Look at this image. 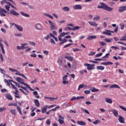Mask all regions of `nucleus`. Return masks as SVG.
<instances>
[{
  "label": "nucleus",
  "mask_w": 126,
  "mask_h": 126,
  "mask_svg": "<svg viewBox=\"0 0 126 126\" xmlns=\"http://www.w3.org/2000/svg\"><path fill=\"white\" fill-rule=\"evenodd\" d=\"M44 39L45 40H49L50 39V34H48L46 36H45Z\"/></svg>",
  "instance_id": "e2e57ef3"
},
{
  "label": "nucleus",
  "mask_w": 126,
  "mask_h": 126,
  "mask_svg": "<svg viewBox=\"0 0 126 126\" xmlns=\"http://www.w3.org/2000/svg\"><path fill=\"white\" fill-rule=\"evenodd\" d=\"M47 112V108H42L41 109V113L42 114H45Z\"/></svg>",
  "instance_id": "e433bc0d"
},
{
  "label": "nucleus",
  "mask_w": 126,
  "mask_h": 126,
  "mask_svg": "<svg viewBox=\"0 0 126 126\" xmlns=\"http://www.w3.org/2000/svg\"><path fill=\"white\" fill-rule=\"evenodd\" d=\"M91 91H92V92H98L99 89H96L95 88H93L91 89Z\"/></svg>",
  "instance_id": "f704fd0d"
},
{
  "label": "nucleus",
  "mask_w": 126,
  "mask_h": 126,
  "mask_svg": "<svg viewBox=\"0 0 126 126\" xmlns=\"http://www.w3.org/2000/svg\"><path fill=\"white\" fill-rule=\"evenodd\" d=\"M10 14L14 15V16H19V13L16 12L14 10H12L10 11Z\"/></svg>",
  "instance_id": "ddd939ff"
},
{
  "label": "nucleus",
  "mask_w": 126,
  "mask_h": 126,
  "mask_svg": "<svg viewBox=\"0 0 126 126\" xmlns=\"http://www.w3.org/2000/svg\"><path fill=\"white\" fill-rule=\"evenodd\" d=\"M33 94L35 95V98H37V99L40 98V95L38 94V92L37 91L33 92Z\"/></svg>",
  "instance_id": "bb28decb"
},
{
  "label": "nucleus",
  "mask_w": 126,
  "mask_h": 126,
  "mask_svg": "<svg viewBox=\"0 0 126 126\" xmlns=\"http://www.w3.org/2000/svg\"><path fill=\"white\" fill-rule=\"evenodd\" d=\"M85 97L84 96H78L77 97V100H79V99H84Z\"/></svg>",
  "instance_id": "13d9d810"
},
{
  "label": "nucleus",
  "mask_w": 126,
  "mask_h": 126,
  "mask_svg": "<svg viewBox=\"0 0 126 126\" xmlns=\"http://www.w3.org/2000/svg\"><path fill=\"white\" fill-rule=\"evenodd\" d=\"M118 44H121V45H124V46H126V43H124L122 41H118Z\"/></svg>",
  "instance_id": "69168bd1"
},
{
  "label": "nucleus",
  "mask_w": 126,
  "mask_h": 126,
  "mask_svg": "<svg viewBox=\"0 0 126 126\" xmlns=\"http://www.w3.org/2000/svg\"><path fill=\"white\" fill-rule=\"evenodd\" d=\"M28 45V43H24L21 44V46H17V50H25V49H27L29 48V46L25 47V46H27Z\"/></svg>",
  "instance_id": "7ed1b4c3"
},
{
  "label": "nucleus",
  "mask_w": 126,
  "mask_h": 126,
  "mask_svg": "<svg viewBox=\"0 0 126 126\" xmlns=\"http://www.w3.org/2000/svg\"><path fill=\"white\" fill-rule=\"evenodd\" d=\"M9 70L12 72H15V71H17V69H13L12 68H9Z\"/></svg>",
  "instance_id": "c03bdc74"
},
{
  "label": "nucleus",
  "mask_w": 126,
  "mask_h": 126,
  "mask_svg": "<svg viewBox=\"0 0 126 126\" xmlns=\"http://www.w3.org/2000/svg\"><path fill=\"white\" fill-rule=\"evenodd\" d=\"M17 109L18 110V112H19V114L20 115H22V111L21 110V108L19 106H17Z\"/></svg>",
  "instance_id": "c756f323"
},
{
  "label": "nucleus",
  "mask_w": 126,
  "mask_h": 126,
  "mask_svg": "<svg viewBox=\"0 0 126 126\" xmlns=\"http://www.w3.org/2000/svg\"><path fill=\"white\" fill-rule=\"evenodd\" d=\"M15 26L16 29H17L18 31H20V32H22V31H23V28L22 27H20L17 24H15Z\"/></svg>",
  "instance_id": "f3484780"
},
{
  "label": "nucleus",
  "mask_w": 126,
  "mask_h": 126,
  "mask_svg": "<svg viewBox=\"0 0 126 126\" xmlns=\"http://www.w3.org/2000/svg\"><path fill=\"white\" fill-rule=\"evenodd\" d=\"M48 23H49L50 25V29L51 30H57L58 29V28L57 26H56V25L55 24V23L53 22L52 21H48Z\"/></svg>",
  "instance_id": "20e7f679"
},
{
  "label": "nucleus",
  "mask_w": 126,
  "mask_h": 126,
  "mask_svg": "<svg viewBox=\"0 0 126 126\" xmlns=\"http://www.w3.org/2000/svg\"><path fill=\"white\" fill-rule=\"evenodd\" d=\"M110 88L112 89V88H118L119 89H120V88H121V87H120L119 86V85H118L117 84H113L111 86H110Z\"/></svg>",
  "instance_id": "b1692460"
},
{
  "label": "nucleus",
  "mask_w": 126,
  "mask_h": 126,
  "mask_svg": "<svg viewBox=\"0 0 126 126\" xmlns=\"http://www.w3.org/2000/svg\"><path fill=\"white\" fill-rule=\"evenodd\" d=\"M103 55V53H100L99 54H97L95 55V58H99V57H101Z\"/></svg>",
  "instance_id": "603ef678"
},
{
  "label": "nucleus",
  "mask_w": 126,
  "mask_h": 126,
  "mask_svg": "<svg viewBox=\"0 0 126 126\" xmlns=\"http://www.w3.org/2000/svg\"><path fill=\"white\" fill-rule=\"evenodd\" d=\"M77 124H78V125H79L80 126H86V123H85V122H84L83 121H77Z\"/></svg>",
  "instance_id": "393cba45"
},
{
  "label": "nucleus",
  "mask_w": 126,
  "mask_h": 126,
  "mask_svg": "<svg viewBox=\"0 0 126 126\" xmlns=\"http://www.w3.org/2000/svg\"><path fill=\"white\" fill-rule=\"evenodd\" d=\"M106 32H102V34H106V35H108V36H111L112 33H114V31H109L108 30H106L105 31Z\"/></svg>",
  "instance_id": "9d476101"
},
{
  "label": "nucleus",
  "mask_w": 126,
  "mask_h": 126,
  "mask_svg": "<svg viewBox=\"0 0 126 126\" xmlns=\"http://www.w3.org/2000/svg\"><path fill=\"white\" fill-rule=\"evenodd\" d=\"M6 97L7 99H8V100H12V96H11V95L10 94H7L6 95Z\"/></svg>",
  "instance_id": "72a5a7b5"
},
{
  "label": "nucleus",
  "mask_w": 126,
  "mask_h": 126,
  "mask_svg": "<svg viewBox=\"0 0 126 126\" xmlns=\"http://www.w3.org/2000/svg\"><path fill=\"white\" fill-rule=\"evenodd\" d=\"M95 54H96V53L91 51L90 52L89 56H94V55H95Z\"/></svg>",
  "instance_id": "052dcab7"
},
{
  "label": "nucleus",
  "mask_w": 126,
  "mask_h": 126,
  "mask_svg": "<svg viewBox=\"0 0 126 126\" xmlns=\"http://www.w3.org/2000/svg\"><path fill=\"white\" fill-rule=\"evenodd\" d=\"M14 94H16L15 95L16 98H17V99H19L20 98V96H19V94H17V93H15V92H14Z\"/></svg>",
  "instance_id": "a18cd8bd"
},
{
  "label": "nucleus",
  "mask_w": 126,
  "mask_h": 126,
  "mask_svg": "<svg viewBox=\"0 0 126 126\" xmlns=\"http://www.w3.org/2000/svg\"><path fill=\"white\" fill-rule=\"evenodd\" d=\"M10 112L14 116H16V110L15 109H11Z\"/></svg>",
  "instance_id": "7c9ffc66"
},
{
  "label": "nucleus",
  "mask_w": 126,
  "mask_h": 126,
  "mask_svg": "<svg viewBox=\"0 0 126 126\" xmlns=\"http://www.w3.org/2000/svg\"><path fill=\"white\" fill-rule=\"evenodd\" d=\"M126 5L124 6H120L119 8L118 11L119 12H124V11H126Z\"/></svg>",
  "instance_id": "4468645a"
},
{
  "label": "nucleus",
  "mask_w": 126,
  "mask_h": 126,
  "mask_svg": "<svg viewBox=\"0 0 126 126\" xmlns=\"http://www.w3.org/2000/svg\"><path fill=\"white\" fill-rule=\"evenodd\" d=\"M0 47L1 48L2 54L4 55L5 54V51H4V48H3V45L1 42L0 43Z\"/></svg>",
  "instance_id": "a878e982"
},
{
  "label": "nucleus",
  "mask_w": 126,
  "mask_h": 126,
  "mask_svg": "<svg viewBox=\"0 0 126 126\" xmlns=\"http://www.w3.org/2000/svg\"><path fill=\"white\" fill-rule=\"evenodd\" d=\"M63 11H66L67 12H68V11H69V7L67 6H65L63 8Z\"/></svg>",
  "instance_id": "c85d7f7f"
},
{
  "label": "nucleus",
  "mask_w": 126,
  "mask_h": 126,
  "mask_svg": "<svg viewBox=\"0 0 126 126\" xmlns=\"http://www.w3.org/2000/svg\"><path fill=\"white\" fill-rule=\"evenodd\" d=\"M83 87H84V84H82L80 85L78 88V91H79V90H80V89H81V88H83Z\"/></svg>",
  "instance_id": "79ce46f5"
},
{
  "label": "nucleus",
  "mask_w": 126,
  "mask_h": 126,
  "mask_svg": "<svg viewBox=\"0 0 126 126\" xmlns=\"http://www.w3.org/2000/svg\"><path fill=\"white\" fill-rule=\"evenodd\" d=\"M5 8L7 10V11H9V9L10 8V7L6 5L5 6Z\"/></svg>",
  "instance_id": "3c124183"
},
{
  "label": "nucleus",
  "mask_w": 126,
  "mask_h": 126,
  "mask_svg": "<svg viewBox=\"0 0 126 126\" xmlns=\"http://www.w3.org/2000/svg\"><path fill=\"white\" fill-rule=\"evenodd\" d=\"M109 56H110V53H107L105 56L102 57V59H108V58H109Z\"/></svg>",
  "instance_id": "09e8293b"
},
{
  "label": "nucleus",
  "mask_w": 126,
  "mask_h": 126,
  "mask_svg": "<svg viewBox=\"0 0 126 126\" xmlns=\"http://www.w3.org/2000/svg\"><path fill=\"white\" fill-rule=\"evenodd\" d=\"M20 13L23 15V16H25V17H30V15L28 14H26L23 12H20Z\"/></svg>",
  "instance_id": "cd10ccee"
},
{
  "label": "nucleus",
  "mask_w": 126,
  "mask_h": 126,
  "mask_svg": "<svg viewBox=\"0 0 126 126\" xmlns=\"http://www.w3.org/2000/svg\"><path fill=\"white\" fill-rule=\"evenodd\" d=\"M29 43L30 45H31V46H33L34 47H35V45H36V43H35V42H34L30 41Z\"/></svg>",
  "instance_id": "5fc2aeb1"
},
{
  "label": "nucleus",
  "mask_w": 126,
  "mask_h": 126,
  "mask_svg": "<svg viewBox=\"0 0 126 126\" xmlns=\"http://www.w3.org/2000/svg\"><path fill=\"white\" fill-rule=\"evenodd\" d=\"M21 88H22V89H19L20 91H21V92H23V94H25V95H28V94H29V91L27 90V87L21 86ZM23 89L25 90V91H24Z\"/></svg>",
  "instance_id": "39448f33"
},
{
  "label": "nucleus",
  "mask_w": 126,
  "mask_h": 126,
  "mask_svg": "<svg viewBox=\"0 0 126 126\" xmlns=\"http://www.w3.org/2000/svg\"><path fill=\"white\" fill-rule=\"evenodd\" d=\"M94 61H95L96 62L98 61H105V60H104L103 58H100V59H95Z\"/></svg>",
  "instance_id": "6e6d98bb"
},
{
  "label": "nucleus",
  "mask_w": 126,
  "mask_h": 126,
  "mask_svg": "<svg viewBox=\"0 0 126 126\" xmlns=\"http://www.w3.org/2000/svg\"><path fill=\"white\" fill-rule=\"evenodd\" d=\"M59 119H58V122L59 124H60V125H63L64 124V121L63 120H64V118H63V117L61 115H59Z\"/></svg>",
  "instance_id": "1a4fd4ad"
},
{
  "label": "nucleus",
  "mask_w": 126,
  "mask_h": 126,
  "mask_svg": "<svg viewBox=\"0 0 126 126\" xmlns=\"http://www.w3.org/2000/svg\"><path fill=\"white\" fill-rule=\"evenodd\" d=\"M17 80L18 82H19V83H21V84H23L24 85H26V86H27V87H28L29 89L31 90V91H33V89H32V88H31V87L30 86H29V85H28L26 84V83H24V81H23V80L17 79Z\"/></svg>",
  "instance_id": "423d86ee"
},
{
  "label": "nucleus",
  "mask_w": 126,
  "mask_h": 126,
  "mask_svg": "<svg viewBox=\"0 0 126 126\" xmlns=\"http://www.w3.org/2000/svg\"><path fill=\"white\" fill-rule=\"evenodd\" d=\"M90 93H91V92H90V91H87V90H86V91H84V93H85V94H90Z\"/></svg>",
  "instance_id": "338daca9"
},
{
  "label": "nucleus",
  "mask_w": 126,
  "mask_h": 126,
  "mask_svg": "<svg viewBox=\"0 0 126 126\" xmlns=\"http://www.w3.org/2000/svg\"><path fill=\"white\" fill-rule=\"evenodd\" d=\"M44 98L45 99H48L49 100H50V101H55V100H58V97H51L45 96Z\"/></svg>",
  "instance_id": "6ab92c4d"
},
{
  "label": "nucleus",
  "mask_w": 126,
  "mask_h": 126,
  "mask_svg": "<svg viewBox=\"0 0 126 126\" xmlns=\"http://www.w3.org/2000/svg\"><path fill=\"white\" fill-rule=\"evenodd\" d=\"M101 5L97 6V8H102L104 10H107V11H112L114 10V8L112 7H109L108 5H106L105 3H100Z\"/></svg>",
  "instance_id": "f257e3e1"
},
{
  "label": "nucleus",
  "mask_w": 126,
  "mask_h": 126,
  "mask_svg": "<svg viewBox=\"0 0 126 126\" xmlns=\"http://www.w3.org/2000/svg\"><path fill=\"white\" fill-rule=\"evenodd\" d=\"M35 28H36L37 30H41L42 26L40 25V24H37L35 25Z\"/></svg>",
  "instance_id": "aec40b11"
},
{
  "label": "nucleus",
  "mask_w": 126,
  "mask_h": 126,
  "mask_svg": "<svg viewBox=\"0 0 126 126\" xmlns=\"http://www.w3.org/2000/svg\"><path fill=\"white\" fill-rule=\"evenodd\" d=\"M120 26L121 27V30H124V29H125V24L121 23L120 24Z\"/></svg>",
  "instance_id": "58836bf2"
},
{
  "label": "nucleus",
  "mask_w": 126,
  "mask_h": 126,
  "mask_svg": "<svg viewBox=\"0 0 126 126\" xmlns=\"http://www.w3.org/2000/svg\"><path fill=\"white\" fill-rule=\"evenodd\" d=\"M6 110V108L5 107H0V113H2V112H4V111H5Z\"/></svg>",
  "instance_id": "37998d69"
},
{
  "label": "nucleus",
  "mask_w": 126,
  "mask_h": 126,
  "mask_svg": "<svg viewBox=\"0 0 126 126\" xmlns=\"http://www.w3.org/2000/svg\"><path fill=\"white\" fill-rule=\"evenodd\" d=\"M8 1H10V2H12L13 4H15V2H14L12 0H3L1 1L0 3L1 4H2V5H3L4 3L7 4V2H8Z\"/></svg>",
  "instance_id": "9b49d317"
},
{
  "label": "nucleus",
  "mask_w": 126,
  "mask_h": 126,
  "mask_svg": "<svg viewBox=\"0 0 126 126\" xmlns=\"http://www.w3.org/2000/svg\"><path fill=\"white\" fill-rule=\"evenodd\" d=\"M100 19V16H96L94 18V21H98Z\"/></svg>",
  "instance_id": "4c0bfd02"
},
{
  "label": "nucleus",
  "mask_w": 126,
  "mask_h": 126,
  "mask_svg": "<svg viewBox=\"0 0 126 126\" xmlns=\"http://www.w3.org/2000/svg\"><path fill=\"white\" fill-rule=\"evenodd\" d=\"M120 41H126V37L123 36L120 39Z\"/></svg>",
  "instance_id": "864d4df0"
},
{
  "label": "nucleus",
  "mask_w": 126,
  "mask_h": 126,
  "mask_svg": "<svg viewBox=\"0 0 126 126\" xmlns=\"http://www.w3.org/2000/svg\"><path fill=\"white\" fill-rule=\"evenodd\" d=\"M46 124L48 126H50L51 125V121L50 120H47L46 121Z\"/></svg>",
  "instance_id": "0e129e2a"
},
{
  "label": "nucleus",
  "mask_w": 126,
  "mask_h": 126,
  "mask_svg": "<svg viewBox=\"0 0 126 126\" xmlns=\"http://www.w3.org/2000/svg\"><path fill=\"white\" fill-rule=\"evenodd\" d=\"M100 46H105L106 45V43L104 42H100Z\"/></svg>",
  "instance_id": "774afa93"
},
{
  "label": "nucleus",
  "mask_w": 126,
  "mask_h": 126,
  "mask_svg": "<svg viewBox=\"0 0 126 126\" xmlns=\"http://www.w3.org/2000/svg\"><path fill=\"white\" fill-rule=\"evenodd\" d=\"M112 39H110L109 38H106L105 41L106 42V43H112Z\"/></svg>",
  "instance_id": "de8ad7c7"
},
{
  "label": "nucleus",
  "mask_w": 126,
  "mask_h": 126,
  "mask_svg": "<svg viewBox=\"0 0 126 126\" xmlns=\"http://www.w3.org/2000/svg\"><path fill=\"white\" fill-rule=\"evenodd\" d=\"M85 66H87V69L88 70H91V69H92V68H93V67H94V66H95V64H89V63H86L84 64Z\"/></svg>",
  "instance_id": "0eeeda50"
},
{
  "label": "nucleus",
  "mask_w": 126,
  "mask_h": 126,
  "mask_svg": "<svg viewBox=\"0 0 126 126\" xmlns=\"http://www.w3.org/2000/svg\"><path fill=\"white\" fill-rule=\"evenodd\" d=\"M5 13H7V11L5 9L0 7V15L1 16H6Z\"/></svg>",
  "instance_id": "6e6552de"
},
{
  "label": "nucleus",
  "mask_w": 126,
  "mask_h": 126,
  "mask_svg": "<svg viewBox=\"0 0 126 126\" xmlns=\"http://www.w3.org/2000/svg\"><path fill=\"white\" fill-rule=\"evenodd\" d=\"M82 112H85L86 114H87L88 115H90V113H89V111L86 109H84L83 108L82 109Z\"/></svg>",
  "instance_id": "a19ab883"
},
{
  "label": "nucleus",
  "mask_w": 126,
  "mask_h": 126,
  "mask_svg": "<svg viewBox=\"0 0 126 126\" xmlns=\"http://www.w3.org/2000/svg\"><path fill=\"white\" fill-rule=\"evenodd\" d=\"M80 28H81V27L75 26L72 28V30L73 31H75V30H78V29H80Z\"/></svg>",
  "instance_id": "c9c22d12"
},
{
  "label": "nucleus",
  "mask_w": 126,
  "mask_h": 126,
  "mask_svg": "<svg viewBox=\"0 0 126 126\" xmlns=\"http://www.w3.org/2000/svg\"><path fill=\"white\" fill-rule=\"evenodd\" d=\"M8 105V106H14L15 107L17 106V104L16 103H10Z\"/></svg>",
  "instance_id": "ea45409f"
},
{
  "label": "nucleus",
  "mask_w": 126,
  "mask_h": 126,
  "mask_svg": "<svg viewBox=\"0 0 126 126\" xmlns=\"http://www.w3.org/2000/svg\"><path fill=\"white\" fill-rule=\"evenodd\" d=\"M4 81L5 83H6V84H7V85H8V86H10V83H11V87H12V89H15V90L16 89H17V88L16 87H15V85H13V84H12V83H11V82H13L12 80H6V79H5V80H4Z\"/></svg>",
  "instance_id": "f03ea898"
},
{
  "label": "nucleus",
  "mask_w": 126,
  "mask_h": 126,
  "mask_svg": "<svg viewBox=\"0 0 126 126\" xmlns=\"http://www.w3.org/2000/svg\"><path fill=\"white\" fill-rule=\"evenodd\" d=\"M65 59H66V60H68L70 62H72L73 60V58L71 57L66 56L65 57Z\"/></svg>",
  "instance_id": "473e14b6"
},
{
  "label": "nucleus",
  "mask_w": 126,
  "mask_h": 126,
  "mask_svg": "<svg viewBox=\"0 0 126 126\" xmlns=\"http://www.w3.org/2000/svg\"><path fill=\"white\" fill-rule=\"evenodd\" d=\"M101 64H103V65H111L113 64V63L111 62L101 63Z\"/></svg>",
  "instance_id": "412c9836"
},
{
  "label": "nucleus",
  "mask_w": 126,
  "mask_h": 126,
  "mask_svg": "<svg viewBox=\"0 0 126 126\" xmlns=\"http://www.w3.org/2000/svg\"><path fill=\"white\" fill-rule=\"evenodd\" d=\"M105 102L108 104H112V103H113V100L111 98H107L105 99Z\"/></svg>",
  "instance_id": "5701e85b"
},
{
  "label": "nucleus",
  "mask_w": 126,
  "mask_h": 126,
  "mask_svg": "<svg viewBox=\"0 0 126 126\" xmlns=\"http://www.w3.org/2000/svg\"><path fill=\"white\" fill-rule=\"evenodd\" d=\"M118 121L121 124H125V118L123 117L122 116H119L118 118Z\"/></svg>",
  "instance_id": "2eb2a0df"
},
{
  "label": "nucleus",
  "mask_w": 126,
  "mask_h": 126,
  "mask_svg": "<svg viewBox=\"0 0 126 126\" xmlns=\"http://www.w3.org/2000/svg\"><path fill=\"white\" fill-rule=\"evenodd\" d=\"M34 103L36 107H40V102L38 99H35L34 101Z\"/></svg>",
  "instance_id": "4be33fe9"
},
{
  "label": "nucleus",
  "mask_w": 126,
  "mask_h": 126,
  "mask_svg": "<svg viewBox=\"0 0 126 126\" xmlns=\"http://www.w3.org/2000/svg\"><path fill=\"white\" fill-rule=\"evenodd\" d=\"M100 123V121L99 120H96L95 122H93V124H94V125H97V124Z\"/></svg>",
  "instance_id": "4d7b16f0"
},
{
  "label": "nucleus",
  "mask_w": 126,
  "mask_h": 126,
  "mask_svg": "<svg viewBox=\"0 0 126 126\" xmlns=\"http://www.w3.org/2000/svg\"><path fill=\"white\" fill-rule=\"evenodd\" d=\"M74 9H82V6L80 4L75 5L73 6Z\"/></svg>",
  "instance_id": "dca6fc26"
},
{
  "label": "nucleus",
  "mask_w": 126,
  "mask_h": 126,
  "mask_svg": "<svg viewBox=\"0 0 126 126\" xmlns=\"http://www.w3.org/2000/svg\"><path fill=\"white\" fill-rule=\"evenodd\" d=\"M63 84H64V85L67 84H68V81H65V80H63Z\"/></svg>",
  "instance_id": "680f3d73"
},
{
  "label": "nucleus",
  "mask_w": 126,
  "mask_h": 126,
  "mask_svg": "<svg viewBox=\"0 0 126 126\" xmlns=\"http://www.w3.org/2000/svg\"><path fill=\"white\" fill-rule=\"evenodd\" d=\"M97 36L96 35H89L87 37V40H89L91 41V40H93V39H96Z\"/></svg>",
  "instance_id": "a211bd4d"
},
{
  "label": "nucleus",
  "mask_w": 126,
  "mask_h": 126,
  "mask_svg": "<svg viewBox=\"0 0 126 126\" xmlns=\"http://www.w3.org/2000/svg\"><path fill=\"white\" fill-rule=\"evenodd\" d=\"M119 108H120V109H121V110H123V111H125V112H126V107H124V106L119 105Z\"/></svg>",
  "instance_id": "8fccbe9b"
},
{
  "label": "nucleus",
  "mask_w": 126,
  "mask_h": 126,
  "mask_svg": "<svg viewBox=\"0 0 126 126\" xmlns=\"http://www.w3.org/2000/svg\"><path fill=\"white\" fill-rule=\"evenodd\" d=\"M109 112H112L113 115L116 118H118L119 117V112H118V111L116 110L113 109L112 110H109Z\"/></svg>",
  "instance_id": "f8f14e48"
},
{
  "label": "nucleus",
  "mask_w": 126,
  "mask_h": 126,
  "mask_svg": "<svg viewBox=\"0 0 126 126\" xmlns=\"http://www.w3.org/2000/svg\"><path fill=\"white\" fill-rule=\"evenodd\" d=\"M96 68L98 69V70H104V69H105V67L103 66H98Z\"/></svg>",
  "instance_id": "2f4dec72"
},
{
  "label": "nucleus",
  "mask_w": 126,
  "mask_h": 126,
  "mask_svg": "<svg viewBox=\"0 0 126 126\" xmlns=\"http://www.w3.org/2000/svg\"><path fill=\"white\" fill-rule=\"evenodd\" d=\"M45 16H47V17H49L51 19H54V17L49 14H45Z\"/></svg>",
  "instance_id": "49530a36"
},
{
  "label": "nucleus",
  "mask_w": 126,
  "mask_h": 126,
  "mask_svg": "<svg viewBox=\"0 0 126 126\" xmlns=\"http://www.w3.org/2000/svg\"><path fill=\"white\" fill-rule=\"evenodd\" d=\"M72 45H73V43H69L67 45H66L64 48H67V47H69V46H71Z\"/></svg>",
  "instance_id": "bf43d9fd"
}]
</instances>
